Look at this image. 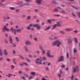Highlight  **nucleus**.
Here are the masks:
<instances>
[{"mask_svg": "<svg viewBox=\"0 0 80 80\" xmlns=\"http://www.w3.org/2000/svg\"><path fill=\"white\" fill-rule=\"evenodd\" d=\"M34 27H36L37 28V29L38 30H40L41 28V27L38 24H37L35 25L33 24H30V28H31V30H32L34 31L33 28Z\"/></svg>", "mask_w": 80, "mask_h": 80, "instance_id": "nucleus-1", "label": "nucleus"}, {"mask_svg": "<svg viewBox=\"0 0 80 80\" xmlns=\"http://www.w3.org/2000/svg\"><path fill=\"white\" fill-rule=\"evenodd\" d=\"M61 42L59 40H57L53 42L52 45L54 47L57 46L58 47H59L61 46Z\"/></svg>", "mask_w": 80, "mask_h": 80, "instance_id": "nucleus-2", "label": "nucleus"}, {"mask_svg": "<svg viewBox=\"0 0 80 80\" xmlns=\"http://www.w3.org/2000/svg\"><path fill=\"white\" fill-rule=\"evenodd\" d=\"M10 30L12 31V33H13L14 35H16V34H17V33H18V32H22V29H19L16 30V29H14V28H12L10 29Z\"/></svg>", "mask_w": 80, "mask_h": 80, "instance_id": "nucleus-3", "label": "nucleus"}, {"mask_svg": "<svg viewBox=\"0 0 80 80\" xmlns=\"http://www.w3.org/2000/svg\"><path fill=\"white\" fill-rule=\"evenodd\" d=\"M2 31L3 33H5V31L8 32L10 31V30L7 28V26H4V28H2Z\"/></svg>", "mask_w": 80, "mask_h": 80, "instance_id": "nucleus-4", "label": "nucleus"}, {"mask_svg": "<svg viewBox=\"0 0 80 80\" xmlns=\"http://www.w3.org/2000/svg\"><path fill=\"white\" fill-rule=\"evenodd\" d=\"M42 61L43 60L42 59L38 58L36 60V62L38 64H42Z\"/></svg>", "mask_w": 80, "mask_h": 80, "instance_id": "nucleus-5", "label": "nucleus"}, {"mask_svg": "<svg viewBox=\"0 0 80 80\" xmlns=\"http://www.w3.org/2000/svg\"><path fill=\"white\" fill-rule=\"evenodd\" d=\"M47 54V56L49 58H53L54 57V55H51L50 52V51H48Z\"/></svg>", "mask_w": 80, "mask_h": 80, "instance_id": "nucleus-6", "label": "nucleus"}, {"mask_svg": "<svg viewBox=\"0 0 80 80\" xmlns=\"http://www.w3.org/2000/svg\"><path fill=\"white\" fill-rule=\"evenodd\" d=\"M64 59V57L63 56H61L59 59H58V62H60L63 61Z\"/></svg>", "mask_w": 80, "mask_h": 80, "instance_id": "nucleus-7", "label": "nucleus"}, {"mask_svg": "<svg viewBox=\"0 0 80 80\" xmlns=\"http://www.w3.org/2000/svg\"><path fill=\"white\" fill-rule=\"evenodd\" d=\"M9 42L11 44H13V39H12V38L11 37V36L9 37Z\"/></svg>", "mask_w": 80, "mask_h": 80, "instance_id": "nucleus-8", "label": "nucleus"}, {"mask_svg": "<svg viewBox=\"0 0 80 80\" xmlns=\"http://www.w3.org/2000/svg\"><path fill=\"white\" fill-rule=\"evenodd\" d=\"M73 71L74 72H76L79 71V68H78V66H77L76 68H74L73 69Z\"/></svg>", "mask_w": 80, "mask_h": 80, "instance_id": "nucleus-9", "label": "nucleus"}, {"mask_svg": "<svg viewBox=\"0 0 80 80\" xmlns=\"http://www.w3.org/2000/svg\"><path fill=\"white\" fill-rule=\"evenodd\" d=\"M3 53L5 56H7V55H8V52H7L6 49H4Z\"/></svg>", "mask_w": 80, "mask_h": 80, "instance_id": "nucleus-10", "label": "nucleus"}, {"mask_svg": "<svg viewBox=\"0 0 80 80\" xmlns=\"http://www.w3.org/2000/svg\"><path fill=\"white\" fill-rule=\"evenodd\" d=\"M31 73L32 75H33V76H31L30 79H32V78H33L34 75L36 74V73L35 72H31Z\"/></svg>", "mask_w": 80, "mask_h": 80, "instance_id": "nucleus-11", "label": "nucleus"}, {"mask_svg": "<svg viewBox=\"0 0 80 80\" xmlns=\"http://www.w3.org/2000/svg\"><path fill=\"white\" fill-rule=\"evenodd\" d=\"M73 30V29L70 28H67L65 29V31L70 32L71 31Z\"/></svg>", "mask_w": 80, "mask_h": 80, "instance_id": "nucleus-12", "label": "nucleus"}, {"mask_svg": "<svg viewBox=\"0 0 80 80\" xmlns=\"http://www.w3.org/2000/svg\"><path fill=\"white\" fill-rule=\"evenodd\" d=\"M58 9H62V8L60 7H58L57 9H55L53 10V12H57L58 11Z\"/></svg>", "mask_w": 80, "mask_h": 80, "instance_id": "nucleus-13", "label": "nucleus"}, {"mask_svg": "<svg viewBox=\"0 0 80 80\" xmlns=\"http://www.w3.org/2000/svg\"><path fill=\"white\" fill-rule=\"evenodd\" d=\"M51 26H49L46 28H44V30L45 31H47L49 29L51 28Z\"/></svg>", "mask_w": 80, "mask_h": 80, "instance_id": "nucleus-14", "label": "nucleus"}, {"mask_svg": "<svg viewBox=\"0 0 80 80\" xmlns=\"http://www.w3.org/2000/svg\"><path fill=\"white\" fill-rule=\"evenodd\" d=\"M36 2L38 4H40L41 3L42 0H37Z\"/></svg>", "mask_w": 80, "mask_h": 80, "instance_id": "nucleus-15", "label": "nucleus"}, {"mask_svg": "<svg viewBox=\"0 0 80 80\" xmlns=\"http://www.w3.org/2000/svg\"><path fill=\"white\" fill-rule=\"evenodd\" d=\"M3 55V52H2V50L0 49V56L1 57H2Z\"/></svg>", "mask_w": 80, "mask_h": 80, "instance_id": "nucleus-16", "label": "nucleus"}, {"mask_svg": "<svg viewBox=\"0 0 80 80\" xmlns=\"http://www.w3.org/2000/svg\"><path fill=\"white\" fill-rule=\"evenodd\" d=\"M60 73H59L58 74V76L59 78L61 77V74L62 73V70L60 71Z\"/></svg>", "mask_w": 80, "mask_h": 80, "instance_id": "nucleus-17", "label": "nucleus"}, {"mask_svg": "<svg viewBox=\"0 0 80 80\" xmlns=\"http://www.w3.org/2000/svg\"><path fill=\"white\" fill-rule=\"evenodd\" d=\"M57 24H55L54 26H53L52 29H55L57 28Z\"/></svg>", "mask_w": 80, "mask_h": 80, "instance_id": "nucleus-18", "label": "nucleus"}, {"mask_svg": "<svg viewBox=\"0 0 80 80\" xmlns=\"http://www.w3.org/2000/svg\"><path fill=\"white\" fill-rule=\"evenodd\" d=\"M74 39H75V43H78V40L77 38H74Z\"/></svg>", "mask_w": 80, "mask_h": 80, "instance_id": "nucleus-19", "label": "nucleus"}, {"mask_svg": "<svg viewBox=\"0 0 80 80\" xmlns=\"http://www.w3.org/2000/svg\"><path fill=\"white\" fill-rule=\"evenodd\" d=\"M47 22H48L49 23H52L51 19H48V20H47Z\"/></svg>", "mask_w": 80, "mask_h": 80, "instance_id": "nucleus-20", "label": "nucleus"}, {"mask_svg": "<svg viewBox=\"0 0 80 80\" xmlns=\"http://www.w3.org/2000/svg\"><path fill=\"white\" fill-rule=\"evenodd\" d=\"M57 26H58V27H61V24L60 22H58L57 23Z\"/></svg>", "mask_w": 80, "mask_h": 80, "instance_id": "nucleus-21", "label": "nucleus"}, {"mask_svg": "<svg viewBox=\"0 0 80 80\" xmlns=\"http://www.w3.org/2000/svg\"><path fill=\"white\" fill-rule=\"evenodd\" d=\"M42 54H45L46 53L45 50H44L43 49H42Z\"/></svg>", "mask_w": 80, "mask_h": 80, "instance_id": "nucleus-22", "label": "nucleus"}, {"mask_svg": "<svg viewBox=\"0 0 80 80\" xmlns=\"http://www.w3.org/2000/svg\"><path fill=\"white\" fill-rule=\"evenodd\" d=\"M6 76H7L8 77H12V74L9 73L8 75H6Z\"/></svg>", "mask_w": 80, "mask_h": 80, "instance_id": "nucleus-23", "label": "nucleus"}, {"mask_svg": "<svg viewBox=\"0 0 80 80\" xmlns=\"http://www.w3.org/2000/svg\"><path fill=\"white\" fill-rule=\"evenodd\" d=\"M12 47H17V45H16L15 43H12Z\"/></svg>", "mask_w": 80, "mask_h": 80, "instance_id": "nucleus-24", "label": "nucleus"}, {"mask_svg": "<svg viewBox=\"0 0 80 80\" xmlns=\"http://www.w3.org/2000/svg\"><path fill=\"white\" fill-rule=\"evenodd\" d=\"M74 50H73V53H76V52H77V50L75 49V48H74Z\"/></svg>", "mask_w": 80, "mask_h": 80, "instance_id": "nucleus-25", "label": "nucleus"}, {"mask_svg": "<svg viewBox=\"0 0 80 80\" xmlns=\"http://www.w3.org/2000/svg\"><path fill=\"white\" fill-rule=\"evenodd\" d=\"M19 56L20 58H21L22 59V60H23V59H24V58L21 55H19Z\"/></svg>", "mask_w": 80, "mask_h": 80, "instance_id": "nucleus-26", "label": "nucleus"}, {"mask_svg": "<svg viewBox=\"0 0 80 80\" xmlns=\"http://www.w3.org/2000/svg\"><path fill=\"white\" fill-rule=\"evenodd\" d=\"M26 44L27 45H28L30 44V41H28L26 42Z\"/></svg>", "mask_w": 80, "mask_h": 80, "instance_id": "nucleus-27", "label": "nucleus"}, {"mask_svg": "<svg viewBox=\"0 0 80 80\" xmlns=\"http://www.w3.org/2000/svg\"><path fill=\"white\" fill-rule=\"evenodd\" d=\"M27 29L28 30H30V25H29V26L27 27Z\"/></svg>", "mask_w": 80, "mask_h": 80, "instance_id": "nucleus-28", "label": "nucleus"}, {"mask_svg": "<svg viewBox=\"0 0 80 80\" xmlns=\"http://www.w3.org/2000/svg\"><path fill=\"white\" fill-rule=\"evenodd\" d=\"M60 32L61 33H62V34H64L65 33V32L64 31H60Z\"/></svg>", "mask_w": 80, "mask_h": 80, "instance_id": "nucleus-29", "label": "nucleus"}, {"mask_svg": "<svg viewBox=\"0 0 80 80\" xmlns=\"http://www.w3.org/2000/svg\"><path fill=\"white\" fill-rule=\"evenodd\" d=\"M4 42L6 43L7 44H8V41H7V40L6 39H5L4 40Z\"/></svg>", "mask_w": 80, "mask_h": 80, "instance_id": "nucleus-30", "label": "nucleus"}, {"mask_svg": "<svg viewBox=\"0 0 80 80\" xmlns=\"http://www.w3.org/2000/svg\"><path fill=\"white\" fill-rule=\"evenodd\" d=\"M15 38L17 42H18L19 40V39H18V37H16Z\"/></svg>", "mask_w": 80, "mask_h": 80, "instance_id": "nucleus-31", "label": "nucleus"}, {"mask_svg": "<svg viewBox=\"0 0 80 80\" xmlns=\"http://www.w3.org/2000/svg\"><path fill=\"white\" fill-rule=\"evenodd\" d=\"M39 47L40 48V49L42 50L43 49V47L42 45H40L39 46Z\"/></svg>", "mask_w": 80, "mask_h": 80, "instance_id": "nucleus-32", "label": "nucleus"}, {"mask_svg": "<svg viewBox=\"0 0 80 80\" xmlns=\"http://www.w3.org/2000/svg\"><path fill=\"white\" fill-rule=\"evenodd\" d=\"M72 7H73V8L75 9H76V10H78V9H79V8H77L76 7H75V6H72Z\"/></svg>", "mask_w": 80, "mask_h": 80, "instance_id": "nucleus-33", "label": "nucleus"}, {"mask_svg": "<svg viewBox=\"0 0 80 80\" xmlns=\"http://www.w3.org/2000/svg\"><path fill=\"white\" fill-rule=\"evenodd\" d=\"M61 12L64 14L66 13L64 11H63V10H62V11H61Z\"/></svg>", "mask_w": 80, "mask_h": 80, "instance_id": "nucleus-34", "label": "nucleus"}, {"mask_svg": "<svg viewBox=\"0 0 80 80\" xmlns=\"http://www.w3.org/2000/svg\"><path fill=\"white\" fill-rule=\"evenodd\" d=\"M19 73L20 75L22 74V73H23V72L22 71H20L19 72Z\"/></svg>", "mask_w": 80, "mask_h": 80, "instance_id": "nucleus-35", "label": "nucleus"}, {"mask_svg": "<svg viewBox=\"0 0 80 80\" xmlns=\"http://www.w3.org/2000/svg\"><path fill=\"white\" fill-rule=\"evenodd\" d=\"M43 59L44 60H47V58L45 57H43Z\"/></svg>", "mask_w": 80, "mask_h": 80, "instance_id": "nucleus-36", "label": "nucleus"}, {"mask_svg": "<svg viewBox=\"0 0 80 80\" xmlns=\"http://www.w3.org/2000/svg\"><path fill=\"white\" fill-rule=\"evenodd\" d=\"M34 40L36 41H37L38 40V38H34Z\"/></svg>", "mask_w": 80, "mask_h": 80, "instance_id": "nucleus-37", "label": "nucleus"}, {"mask_svg": "<svg viewBox=\"0 0 80 80\" xmlns=\"http://www.w3.org/2000/svg\"><path fill=\"white\" fill-rule=\"evenodd\" d=\"M51 20L52 22V21L54 22V21H55L56 20V19H51Z\"/></svg>", "mask_w": 80, "mask_h": 80, "instance_id": "nucleus-38", "label": "nucleus"}, {"mask_svg": "<svg viewBox=\"0 0 80 80\" xmlns=\"http://www.w3.org/2000/svg\"><path fill=\"white\" fill-rule=\"evenodd\" d=\"M5 36L6 37H7V38H8V34L5 33Z\"/></svg>", "mask_w": 80, "mask_h": 80, "instance_id": "nucleus-39", "label": "nucleus"}, {"mask_svg": "<svg viewBox=\"0 0 80 80\" xmlns=\"http://www.w3.org/2000/svg\"><path fill=\"white\" fill-rule=\"evenodd\" d=\"M10 9L12 10H15V8H10Z\"/></svg>", "mask_w": 80, "mask_h": 80, "instance_id": "nucleus-40", "label": "nucleus"}, {"mask_svg": "<svg viewBox=\"0 0 80 80\" xmlns=\"http://www.w3.org/2000/svg\"><path fill=\"white\" fill-rule=\"evenodd\" d=\"M40 52V51L39 50H37V51L36 52V53H37V54H39Z\"/></svg>", "mask_w": 80, "mask_h": 80, "instance_id": "nucleus-41", "label": "nucleus"}, {"mask_svg": "<svg viewBox=\"0 0 80 80\" xmlns=\"http://www.w3.org/2000/svg\"><path fill=\"white\" fill-rule=\"evenodd\" d=\"M61 67H62V68H65V66L64 65H63V64H62V65H61Z\"/></svg>", "mask_w": 80, "mask_h": 80, "instance_id": "nucleus-42", "label": "nucleus"}, {"mask_svg": "<svg viewBox=\"0 0 80 80\" xmlns=\"http://www.w3.org/2000/svg\"><path fill=\"white\" fill-rule=\"evenodd\" d=\"M3 60V58L1 57L0 58V61H2Z\"/></svg>", "mask_w": 80, "mask_h": 80, "instance_id": "nucleus-43", "label": "nucleus"}, {"mask_svg": "<svg viewBox=\"0 0 80 80\" xmlns=\"http://www.w3.org/2000/svg\"><path fill=\"white\" fill-rule=\"evenodd\" d=\"M12 61H13V63H15L16 62V59H12Z\"/></svg>", "mask_w": 80, "mask_h": 80, "instance_id": "nucleus-44", "label": "nucleus"}, {"mask_svg": "<svg viewBox=\"0 0 80 80\" xmlns=\"http://www.w3.org/2000/svg\"><path fill=\"white\" fill-rule=\"evenodd\" d=\"M19 27L18 26L16 25L15 26V28H16V29H18V28Z\"/></svg>", "mask_w": 80, "mask_h": 80, "instance_id": "nucleus-45", "label": "nucleus"}, {"mask_svg": "<svg viewBox=\"0 0 80 80\" xmlns=\"http://www.w3.org/2000/svg\"><path fill=\"white\" fill-rule=\"evenodd\" d=\"M54 16L57 17H60V15H54Z\"/></svg>", "mask_w": 80, "mask_h": 80, "instance_id": "nucleus-46", "label": "nucleus"}, {"mask_svg": "<svg viewBox=\"0 0 80 80\" xmlns=\"http://www.w3.org/2000/svg\"><path fill=\"white\" fill-rule=\"evenodd\" d=\"M74 33H77L78 32V30H75L74 31Z\"/></svg>", "mask_w": 80, "mask_h": 80, "instance_id": "nucleus-47", "label": "nucleus"}, {"mask_svg": "<svg viewBox=\"0 0 80 80\" xmlns=\"http://www.w3.org/2000/svg\"><path fill=\"white\" fill-rule=\"evenodd\" d=\"M45 69L46 70H48V71H49V68H47V67H46L45 68Z\"/></svg>", "mask_w": 80, "mask_h": 80, "instance_id": "nucleus-48", "label": "nucleus"}, {"mask_svg": "<svg viewBox=\"0 0 80 80\" xmlns=\"http://www.w3.org/2000/svg\"><path fill=\"white\" fill-rule=\"evenodd\" d=\"M42 80H47L46 78H42Z\"/></svg>", "mask_w": 80, "mask_h": 80, "instance_id": "nucleus-49", "label": "nucleus"}, {"mask_svg": "<svg viewBox=\"0 0 80 80\" xmlns=\"http://www.w3.org/2000/svg\"><path fill=\"white\" fill-rule=\"evenodd\" d=\"M11 67L12 68H15V67H14V66H13V65H11Z\"/></svg>", "mask_w": 80, "mask_h": 80, "instance_id": "nucleus-50", "label": "nucleus"}, {"mask_svg": "<svg viewBox=\"0 0 80 80\" xmlns=\"http://www.w3.org/2000/svg\"><path fill=\"white\" fill-rule=\"evenodd\" d=\"M25 50H26L27 52H29V50L28 49V48H26L25 49Z\"/></svg>", "mask_w": 80, "mask_h": 80, "instance_id": "nucleus-51", "label": "nucleus"}, {"mask_svg": "<svg viewBox=\"0 0 80 80\" xmlns=\"http://www.w3.org/2000/svg\"><path fill=\"white\" fill-rule=\"evenodd\" d=\"M23 63H24V64H25V65H28V63H27L24 62H23Z\"/></svg>", "mask_w": 80, "mask_h": 80, "instance_id": "nucleus-52", "label": "nucleus"}, {"mask_svg": "<svg viewBox=\"0 0 80 80\" xmlns=\"http://www.w3.org/2000/svg\"><path fill=\"white\" fill-rule=\"evenodd\" d=\"M7 60L8 62H10V59H9V58H7Z\"/></svg>", "mask_w": 80, "mask_h": 80, "instance_id": "nucleus-53", "label": "nucleus"}, {"mask_svg": "<svg viewBox=\"0 0 80 80\" xmlns=\"http://www.w3.org/2000/svg\"><path fill=\"white\" fill-rule=\"evenodd\" d=\"M12 52H13V53L14 54H15V53H16L15 51H14V50H13V51H12Z\"/></svg>", "mask_w": 80, "mask_h": 80, "instance_id": "nucleus-54", "label": "nucleus"}, {"mask_svg": "<svg viewBox=\"0 0 80 80\" xmlns=\"http://www.w3.org/2000/svg\"><path fill=\"white\" fill-rule=\"evenodd\" d=\"M51 65V63H49L48 64V66H50Z\"/></svg>", "mask_w": 80, "mask_h": 80, "instance_id": "nucleus-55", "label": "nucleus"}, {"mask_svg": "<svg viewBox=\"0 0 80 80\" xmlns=\"http://www.w3.org/2000/svg\"><path fill=\"white\" fill-rule=\"evenodd\" d=\"M52 2L54 3V4H56L57 3V2H56L55 1H53Z\"/></svg>", "mask_w": 80, "mask_h": 80, "instance_id": "nucleus-56", "label": "nucleus"}, {"mask_svg": "<svg viewBox=\"0 0 80 80\" xmlns=\"http://www.w3.org/2000/svg\"><path fill=\"white\" fill-rule=\"evenodd\" d=\"M30 18V16H28L27 18V20H29Z\"/></svg>", "mask_w": 80, "mask_h": 80, "instance_id": "nucleus-57", "label": "nucleus"}, {"mask_svg": "<svg viewBox=\"0 0 80 80\" xmlns=\"http://www.w3.org/2000/svg\"><path fill=\"white\" fill-rule=\"evenodd\" d=\"M58 38V37H57V36H55V37H54V38L55 39H57Z\"/></svg>", "mask_w": 80, "mask_h": 80, "instance_id": "nucleus-58", "label": "nucleus"}, {"mask_svg": "<svg viewBox=\"0 0 80 80\" xmlns=\"http://www.w3.org/2000/svg\"><path fill=\"white\" fill-rule=\"evenodd\" d=\"M3 19H4V20H6V19H7V18H6V17H3Z\"/></svg>", "mask_w": 80, "mask_h": 80, "instance_id": "nucleus-59", "label": "nucleus"}, {"mask_svg": "<svg viewBox=\"0 0 80 80\" xmlns=\"http://www.w3.org/2000/svg\"><path fill=\"white\" fill-rule=\"evenodd\" d=\"M10 18V17H8V18H7V20H9Z\"/></svg>", "mask_w": 80, "mask_h": 80, "instance_id": "nucleus-60", "label": "nucleus"}, {"mask_svg": "<svg viewBox=\"0 0 80 80\" xmlns=\"http://www.w3.org/2000/svg\"><path fill=\"white\" fill-rule=\"evenodd\" d=\"M20 65H21V66H22V65H23V64L22 63H20Z\"/></svg>", "mask_w": 80, "mask_h": 80, "instance_id": "nucleus-61", "label": "nucleus"}, {"mask_svg": "<svg viewBox=\"0 0 80 80\" xmlns=\"http://www.w3.org/2000/svg\"><path fill=\"white\" fill-rule=\"evenodd\" d=\"M16 12H17V13L18 12V9L16 10Z\"/></svg>", "mask_w": 80, "mask_h": 80, "instance_id": "nucleus-62", "label": "nucleus"}, {"mask_svg": "<svg viewBox=\"0 0 80 80\" xmlns=\"http://www.w3.org/2000/svg\"><path fill=\"white\" fill-rule=\"evenodd\" d=\"M66 71H68V70H69V69H68V68H67L66 69Z\"/></svg>", "mask_w": 80, "mask_h": 80, "instance_id": "nucleus-63", "label": "nucleus"}, {"mask_svg": "<svg viewBox=\"0 0 80 80\" xmlns=\"http://www.w3.org/2000/svg\"><path fill=\"white\" fill-rule=\"evenodd\" d=\"M78 14L79 15V17L80 18V12H78Z\"/></svg>", "mask_w": 80, "mask_h": 80, "instance_id": "nucleus-64", "label": "nucleus"}]
</instances>
